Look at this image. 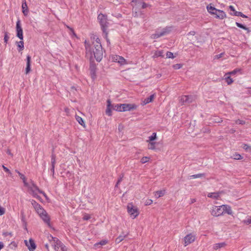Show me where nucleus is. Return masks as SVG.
Returning <instances> with one entry per match:
<instances>
[{
    "instance_id": "nucleus-48",
    "label": "nucleus",
    "mask_w": 251,
    "mask_h": 251,
    "mask_svg": "<svg viewBox=\"0 0 251 251\" xmlns=\"http://www.w3.org/2000/svg\"><path fill=\"white\" fill-rule=\"evenodd\" d=\"M2 168L3 169V170L7 173H8V174H11V172L10 171V170L7 168H6V167H5L4 165H2Z\"/></svg>"
},
{
    "instance_id": "nucleus-27",
    "label": "nucleus",
    "mask_w": 251,
    "mask_h": 251,
    "mask_svg": "<svg viewBox=\"0 0 251 251\" xmlns=\"http://www.w3.org/2000/svg\"><path fill=\"white\" fill-rule=\"evenodd\" d=\"M148 143V148L151 150H154L155 148L156 143L154 142H147Z\"/></svg>"
},
{
    "instance_id": "nucleus-19",
    "label": "nucleus",
    "mask_w": 251,
    "mask_h": 251,
    "mask_svg": "<svg viewBox=\"0 0 251 251\" xmlns=\"http://www.w3.org/2000/svg\"><path fill=\"white\" fill-rule=\"evenodd\" d=\"M221 193L220 192L209 193L207 197L214 200H219L220 199Z\"/></svg>"
},
{
    "instance_id": "nucleus-8",
    "label": "nucleus",
    "mask_w": 251,
    "mask_h": 251,
    "mask_svg": "<svg viewBox=\"0 0 251 251\" xmlns=\"http://www.w3.org/2000/svg\"><path fill=\"white\" fill-rule=\"evenodd\" d=\"M127 212L132 219L136 218L139 215L138 208L134 206L132 202L128 203L126 206Z\"/></svg>"
},
{
    "instance_id": "nucleus-36",
    "label": "nucleus",
    "mask_w": 251,
    "mask_h": 251,
    "mask_svg": "<svg viewBox=\"0 0 251 251\" xmlns=\"http://www.w3.org/2000/svg\"><path fill=\"white\" fill-rule=\"evenodd\" d=\"M124 239V237L123 236H119L116 239V242L117 243H119L121 241H122Z\"/></svg>"
},
{
    "instance_id": "nucleus-4",
    "label": "nucleus",
    "mask_w": 251,
    "mask_h": 251,
    "mask_svg": "<svg viewBox=\"0 0 251 251\" xmlns=\"http://www.w3.org/2000/svg\"><path fill=\"white\" fill-rule=\"evenodd\" d=\"M32 204L39 216L49 226H50V218L47 212L43 208L35 201H33Z\"/></svg>"
},
{
    "instance_id": "nucleus-49",
    "label": "nucleus",
    "mask_w": 251,
    "mask_h": 251,
    "mask_svg": "<svg viewBox=\"0 0 251 251\" xmlns=\"http://www.w3.org/2000/svg\"><path fill=\"white\" fill-rule=\"evenodd\" d=\"M229 8L230 9V10L232 11H233L234 12V13L235 12V11H236L234 7L232 5H230L229 6Z\"/></svg>"
},
{
    "instance_id": "nucleus-31",
    "label": "nucleus",
    "mask_w": 251,
    "mask_h": 251,
    "mask_svg": "<svg viewBox=\"0 0 251 251\" xmlns=\"http://www.w3.org/2000/svg\"><path fill=\"white\" fill-rule=\"evenodd\" d=\"M234 15L236 16H240L243 18H247V16H246L241 12L235 11V12L234 13Z\"/></svg>"
},
{
    "instance_id": "nucleus-42",
    "label": "nucleus",
    "mask_w": 251,
    "mask_h": 251,
    "mask_svg": "<svg viewBox=\"0 0 251 251\" xmlns=\"http://www.w3.org/2000/svg\"><path fill=\"white\" fill-rule=\"evenodd\" d=\"M66 26H67V27L68 29H69L70 30V31H71L72 35H73V36H75V37H76V34L75 33V31H74V29H73L72 28H71V27H69V26H68V25H67Z\"/></svg>"
},
{
    "instance_id": "nucleus-39",
    "label": "nucleus",
    "mask_w": 251,
    "mask_h": 251,
    "mask_svg": "<svg viewBox=\"0 0 251 251\" xmlns=\"http://www.w3.org/2000/svg\"><path fill=\"white\" fill-rule=\"evenodd\" d=\"M152 200H151V199H147L145 201V205H150L152 203Z\"/></svg>"
},
{
    "instance_id": "nucleus-38",
    "label": "nucleus",
    "mask_w": 251,
    "mask_h": 251,
    "mask_svg": "<svg viewBox=\"0 0 251 251\" xmlns=\"http://www.w3.org/2000/svg\"><path fill=\"white\" fill-rule=\"evenodd\" d=\"M182 65L180 64H176L173 65V67L174 69L177 70L182 67Z\"/></svg>"
},
{
    "instance_id": "nucleus-47",
    "label": "nucleus",
    "mask_w": 251,
    "mask_h": 251,
    "mask_svg": "<svg viewBox=\"0 0 251 251\" xmlns=\"http://www.w3.org/2000/svg\"><path fill=\"white\" fill-rule=\"evenodd\" d=\"M5 213V209L3 207H0V216L3 215Z\"/></svg>"
},
{
    "instance_id": "nucleus-15",
    "label": "nucleus",
    "mask_w": 251,
    "mask_h": 251,
    "mask_svg": "<svg viewBox=\"0 0 251 251\" xmlns=\"http://www.w3.org/2000/svg\"><path fill=\"white\" fill-rule=\"evenodd\" d=\"M112 106L110 100H107V106L105 110V113L108 116L112 115Z\"/></svg>"
},
{
    "instance_id": "nucleus-41",
    "label": "nucleus",
    "mask_w": 251,
    "mask_h": 251,
    "mask_svg": "<svg viewBox=\"0 0 251 251\" xmlns=\"http://www.w3.org/2000/svg\"><path fill=\"white\" fill-rule=\"evenodd\" d=\"M245 224L247 225H249L251 224V216L248 218L247 220H244L243 222Z\"/></svg>"
},
{
    "instance_id": "nucleus-26",
    "label": "nucleus",
    "mask_w": 251,
    "mask_h": 251,
    "mask_svg": "<svg viewBox=\"0 0 251 251\" xmlns=\"http://www.w3.org/2000/svg\"><path fill=\"white\" fill-rule=\"evenodd\" d=\"M156 133L154 132L151 136L149 137V139L147 140V142H153V141L156 139Z\"/></svg>"
},
{
    "instance_id": "nucleus-5",
    "label": "nucleus",
    "mask_w": 251,
    "mask_h": 251,
    "mask_svg": "<svg viewBox=\"0 0 251 251\" xmlns=\"http://www.w3.org/2000/svg\"><path fill=\"white\" fill-rule=\"evenodd\" d=\"M16 36L21 40L19 42H17L16 44L19 48V51H22L24 49V43L23 41L24 36L23 28L21 26V22L19 20L16 22Z\"/></svg>"
},
{
    "instance_id": "nucleus-10",
    "label": "nucleus",
    "mask_w": 251,
    "mask_h": 251,
    "mask_svg": "<svg viewBox=\"0 0 251 251\" xmlns=\"http://www.w3.org/2000/svg\"><path fill=\"white\" fill-rule=\"evenodd\" d=\"M171 31V27H166L163 29H162L160 31H157L154 34H152L151 35V38L152 39H157L161 36L166 35L169 33Z\"/></svg>"
},
{
    "instance_id": "nucleus-29",
    "label": "nucleus",
    "mask_w": 251,
    "mask_h": 251,
    "mask_svg": "<svg viewBox=\"0 0 251 251\" xmlns=\"http://www.w3.org/2000/svg\"><path fill=\"white\" fill-rule=\"evenodd\" d=\"M242 148L244 149L246 151L248 152H251V146L248 145V144H244L242 145Z\"/></svg>"
},
{
    "instance_id": "nucleus-12",
    "label": "nucleus",
    "mask_w": 251,
    "mask_h": 251,
    "mask_svg": "<svg viewBox=\"0 0 251 251\" xmlns=\"http://www.w3.org/2000/svg\"><path fill=\"white\" fill-rule=\"evenodd\" d=\"M111 59L113 62H117L121 65L127 64L126 60L122 56L113 55L111 56Z\"/></svg>"
},
{
    "instance_id": "nucleus-43",
    "label": "nucleus",
    "mask_w": 251,
    "mask_h": 251,
    "mask_svg": "<svg viewBox=\"0 0 251 251\" xmlns=\"http://www.w3.org/2000/svg\"><path fill=\"white\" fill-rule=\"evenodd\" d=\"M224 54V53H221L220 54H217V55H216L215 56H214V59H219L220 58H221L223 56Z\"/></svg>"
},
{
    "instance_id": "nucleus-7",
    "label": "nucleus",
    "mask_w": 251,
    "mask_h": 251,
    "mask_svg": "<svg viewBox=\"0 0 251 251\" xmlns=\"http://www.w3.org/2000/svg\"><path fill=\"white\" fill-rule=\"evenodd\" d=\"M206 9L209 13L215 15L217 19L223 20L226 17V15L224 11L216 9L210 5H207Z\"/></svg>"
},
{
    "instance_id": "nucleus-51",
    "label": "nucleus",
    "mask_w": 251,
    "mask_h": 251,
    "mask_svg": "<svg viewBox=\"0 0 251 251\" xmlns=\"http://www.w3.org/2000/svg\"><path fill=\"white\" fill-rule=\"evenodd\" d=\"M189 34H190L191 35H194L195 34V32L194 31H190Z\"/></svg>"
},
{
    "instance_id": "nucleus-44",
    "label": "nucleus",
    "mask_w": 251,
    "mask_h": 251,
    "mask_svg": "<svg viewBox=\"0 0 251 251\" xmlns=\"http://www.w3.org/2000/svg\"><path fill=\"white\" fill-rule=\"evenodd\" d=\"M149 161V158H142L141 160V162L142 163H145Z\"/></svg>"
},
{
    "instance_id": "nucleus-6",
    "label": "nucleus",
    "mask_w": 251,
    "mask_h": 251,
    "mask_svg": "<svg viewBox=\"0 0 251 251\" xmlns=\"http://www.w3.org/2000/svg\"><path fill=\"white\" fill-rule=\"evenodd\" d=\"M48 239L55 251H67L66 247L58 238L49 235L48 236Z\"/></svg>"
},
{
    "instance_id": "nucleus-53",
    "label": "nucleus",
    "mask_w": 251,
    "mask_h": 251,
    "mask_svg": "<svg viewBox=\"0 0 251 251\" xmlns=\"http://www.w3.org/2000/svg\"><path fill=\"white\" fill-rule=\"evenodd\" d=\"M196 199H191V203H193L196 202Z\"/></svg>"
},
{
    "instance_id": "nucleus-13",
    "label": "nucleus",
    "mask_w": 251,
    "mask_h": 251,
    "mask_svg": "<svg viewBox=\"0 0 251 251\" xmlns=\"http://www.w3.org/2000/svg\"><path fill=\"white\" fill-rule=\"evenodd\" d=\"M137 108V105L134 103L122 104V112L131 111L132 110L136 109Z\"/></svg>"
},
{
    "instance_id": "nucleus-35",
    "label": "nucleus",
    "mask_w": 251,
    "mask_h": 251,
    "mask_svg": "<svg viewBox=\"0 0 251 251\" xmlns=\"http://www.w3.org/2000/svg\"><path fill=\"white\" fill-rule=\"evenodd\" d=\"M9 39V37L8 35V33L7 32H5L4 36V42L5 43V44L7 43Z\"/></svg>"
},
{
    "instance_id": "nucleus-14",
    "label": "nucleus",
    "mask_w": 251,
    "mask_h": 251,
    "mask_svg": "<svg viewBox=\"0 0 251 251\" xmlns=\"http://www.w3.org/2000/svg\"><path fill=\"white\" fill-rule=\"evenodd\" d=\"M25 243L29 251H34L36 248V246L34 240L31 238L29 239L28 242L27 240H25Z\"/></svg>"
},
{
    "instance_id": "nucleus-59",
    "label": "nucleus",
    "mask_w": 251,
    "mask_h": 251,
    "mask_svg": "<svg viewBox=\"0 0 251 251\" xmlns=\"http://www.w3.org/2000/svg\"><path fill=\"white\" fill-rule=\"evenodd\" d=\"M54 162V160H53V161H52V163H53Z\"/></svg>"
},
{
    "instance_id": "nucleus-40",
    "label": "nucleus",
    "mask_w": 251,
    "mask_h": 251,
    "mask_svg": "<svg viewBox=\"0 0 251 251\" xmlns=\"http://www.w3.org/2000/svg\"><path fill=\"white\" fill-rule=\"evenodd\" d=\"M203 176H204L203 174H197V175H195L191 176V177H193L194 178H196L202 177Z\"/></svg>"
},
{
    "instance_id": "nucleus-24",
    "label": "nucleus",
    "mask_w": 251,
    "mask_h": 251,
    "mask_svg": "<svg viewBox=\"0 0 251 251\" xmlns=\"http://www.w3.org/2000/svg\"><path fill=\"white\" fill-rule=\"evenodd\" d=\"M163 50H156L154 52L153 57L155 58L160 56H163Z\"/></svg>"
},
{
    "instance_id": "nucleus-52",
    "label": "nucleus",
    "mask_w": 251,
    "mask_h": 251,
    "mask_svg": "<svg viewBox=\"0 0 251 251\" xmlns=\"http://www.w3.org/2000/svg\"><path fill=\"white\" fill-rule=\"evenodd\" d=\"M3 248V244L0 242V250H1Z\"/></svg>"
},
{
    "instance_id": "nucleus-23",
    "label": "nucleus",
    "mask_w": 251,
    "mask_h": 251,
    "mask_svg": "<svg viewBox=\"0 0 251 251\" xmlns=\"http://www.w3.org/2000/svg\"><path fill=\"white\" fill-rule=\"evenodd\" d=\"M75 119L77 121V122L83 127H86V125L85 124V122L81 117H79V116L76 115Z\"/></svg>"
},
{
    "instance_id": "nucleus-11",
    "label": "nucleus",
    "mask_w": 251,
    "mask_h": 251,
    "mask_svg": "<svg viewBox=\"0 0 251 251\" xmlns=\"http://www.w3.org/2000/svg\"><path fill=\"white\" fill-rule=\"evenodd\" d=\"M98 19L101 25L103 32H106L107 27V22L106 16L102 14H100L98 16Z\"/></svg>"
},
{
    "instance_id": "nucleus-2",
    "label": "nucleus",
    "mask_w": 251,
    "mask_h": 251,
    "mask_svg": "<svg viewBox=\"0 0 251 251\" xmlns=\"http://www.w3.org/2000/svg\"><path fill=\"white\" fill-rule=\"evenodd\" d=\"M210 213L213 216L219 217L225 214L232 215L233 211L230 206L227 204H223L220 206L214 205L212 206Z\"/></svg>"
},
{
    "instance_id": "nucleus-30",
    "label": "nucleus",
    "mask_w": 251,
    "mask_h": 251,
    "mask_svg": "<svg viewBox=\"0 0 251 251\" xmlns=\"http://www.w3.org/2000/svg\"><path fill=\"white\" fill-rule=\"evenodd\" d=\"M235 24L238 27H240L244 30H247L248 32H250L249 29L248 27L244 26V25H243L239 23H237V22H236Z\"/></svg>"
},
{
    "instance_id": "nucleus-55",
    "label": "nucleus",
    "mask_w": 251,
    "mask_h": 251,
    "mask_svg": "<svg viewBox=\"0 0 251 251\" xmlns=\"http://www.w3.org/2000/svg\"><path fill=\"white\" fill-rule=\"evenodd\" d=\"M45 247L48 251L49 250V246L48 244L45 245Z\"/></svg>"
},
{
    "instance_id": "nucleus-22",
    "label": "nucleus",
    "mask_w": 251,
    "mask_h": 251,
    "mask_svg": "<svg viewBox=\"0 0 251 251\" xmlns=\"http://www.w3.org/2000/svg\"><path fill=\"white\" fill-rule=\"evenodd\" d=\"M226 246V244L225 242L216 243L213 245V249L215 250H217L219 249L224 248Z\"/></svg>"
},
{
    "instance_id": "nucleus-50",
    "label": "nucleus",
    "mask_w": 251,
    "mask_h": 251,
    "mask_svg": "<svg viewBox=\"0 0 251 251\" xmlns=\"http://www.w3.org/2000/svg\"><path fill=\"white\" fill-rule=\"evenodd\" d=\"M143 8H145L147 7V4L145 2H143L142 6Z\"/></svg>"
},
{
    "instance_id": "nucleus-33",
    "label": "nucleus",
    "mask_w": 251,
    "mask_h": 251,
    "mask_svg": "<svg viewBox=\"0 0 251 251\" xmlns=\"http://www.w3.org/2000/svg\"><path fill=\"white\" fill-rule=\"evenodd\" d=\"M91 77L93 80L96 77V71L94 69L91 70Z\"/></svg>"
},
{
    "instance_id": "nucleus-20",
    "label": "nucleus",
    "mask_w": 251,
    "mask_h": 251,
    "mask_svg": "<svg viewBox=\"0 0 251 251\" xmlns=\"http://www.w3.org/2000/svg\"><path fill=\"white\" fill-rule=\"evenodd\" d=\"M165 193L166 190L164 189L155 192L154 193V195L156 198L158 199L159 198L163 197L165 194Z\"/></svg>"
},
{
    "instance_id": "nucleus-37",
    "label": "nucleus",
    "mask_w": 251,
    "mask_h": 251,
    "mask_svg": "<svg viewBox=\"0 0 251 251\" xmlns=\"http://www.w3.org/2000/svg\"><path fill=\"white\" fill-rule=\"evenodd\" d=\"M166 56L167 58H174L175 56L173 55V53L170 51H168L166 53Z\"/></svg>"
},
{
    "instance_id": "nucleus-3",
    "label": "nucleus",
    "mask_w": 251,
    "mask_h": 251,
    "mask_svg": "<svg viewBox=\"0 0 251 251\" xmlns=\"http://www.w3.org/2000/svg\"><path fill=\"white\" fill-rule=\"evenodd\" d=\"M21 179L23 180V183L24 184V186L26 187L28 189V192L32 196L36 198H38V196L37 195L38 193H40L43 194V195L46 197V194L42 191H40L38 187L35 185L32 181H31L30 182H27L26 181V178L25 176L23 174L20 176Z\"/></svg>"
},
{
    "instance_id": "nucleus-56",
    "label": "nucleus",
    "mask_w": 251,
    "mask_h": 251,
    "mask_svg": "<svg viewBox=\"0 0 251 251\" xmlns=\"http://www.w3.org/2000/svg\"><path fill=\"white\" fill-rule=\"evenodd\" d=\"M222 121L221 120H218V121H216V120H215V122H216V123H220V122H221Z\"/></svg>"
},
{
    "instance_id": "nucleus-9",
    "label": "nucleus",
    "mask_w": 251,
    "mask_h": 251,
    "mask_svg": "<svg viewBox=\"0 0 251 251\" xmlns=\"http://www.w3.org/2000/svg\"><path fill=\"white\" fill-rule=\"evenodd\" d=\"M196 239V235L194 233H190L184 237L182 240L183 242V245L186 247L188 245L193 243Z\"/></svg>"
},
{
    "instance_id": "nucleus-25",
    "label": "nucleus",
    "mask_w": 251,
    "mask_h": 251,
    "mask_svg": "<svg viewBox=\"0 0 251 251\" xmlns=\"http://www.w3.org/2000/svg\"><path fill=\"white\" fill-rule=\"evenodd\" d=\"M225 79L226 83L228 85H230L233 82V79L230 77L229 75H226V76L225 75Z\"/></svg>"
},
{
    "instance_id": "nucleus-1",
    "label": "nucleus",
    "mask_w": 251,
    "mask_h": 251,
    "mask_svg": "<svg viewBox=\"0 0 251 251\" xmlns=\"http://www.w3.org/2000/svg\"><path fill=\"white\" fill-rule=\"evenodd\" d=\"M86 56L92 61L95 59L97 61L101 60L103 50L100 40L97 35H92L90 40L84 42Z\"/></svg>"
},
{
    "instance_id": "nucleus-17",
    "label": "nucleus",
    "mask_w": 251,
    "mask_h": 251,
    "mask_svg": "<svg viewBox=\"0 0 251 251\" xmlns=\"http://www.w3.org/2000/svg\"><path fill=\"white\" fill-rule=\"evenodd\" d=\"M22 12L23 13L24 15L25 16H27L28 13V9L25 0H24L22 1Z\"/></svg>"
},
{
    "instance_id": "nucleus-34",
    "label": "nucleus",
    "mask_w": 251,
    "mask_h": 251,
    "mask_svg": "<svg viewBox=\"0 0 251 251\" xmlns=\"http://www.w3.org/2000/svg\"><path fill=\"white\" fill-rule=\"evenodd\" d=\"M235 123L236 124H239V125H245L246 124V122L244 120L237 119L235 121Z\"/></svg>"
},
{
    "instance_id": "nucleus-57",
    "label": "nucleus",
    "mask_w": 251,
    "mask_h": 251,
    "mask_svg": "<svg viewBox=\"0 0 251 251\" xmlns=\"http://www.w3.org/2000/svg\"><path fill=\"white\" fill-rule=\"evenodd\" d=\"M235 159H240L241 158H239V157H238V158H235Z\"/></svg>"
},
{
    "instance_id": "nucleus-18",
    "label": "nucleus",
    "mask_w": 251,
    "mask_h": 251,
    "mask_svg": "<svg viewBox=\"0 0 251 251\" xmlns=\"http://www.w3.org/2000/svg\"><path fill=\"white\" fill-rule=\"evenodd\" d=\"M31 57L29 55L26 56V66L25 68V74H28L31 71L30 69Z\"/></svg>"
},
{
    "instance_id": "nucleus-32",
    "label": "nucleus",
    "mask_w": 251,
    "mask_h": 251,
    "mask_svg": "<svg viewBox=\"0 0 251 251\" xmlns=\"http://www.w3.org/2000/svg\"><path fill=\"white\" fill-rule=\"evenodd\" d=\"M108 243V241L107 240H102L101 241H100V242L99 243H97L95 244V246H97L99 245H106L107 243Z\"/></svg>"
},
{
    "instance_id": "nucleus-21",
    "label": "nucleus",
    "mask_w": 251,
    "mask_h": 251,
    "mask_svg": "<svg viewBox=\"0 0 251 251\" xmlns=\"http://www.w3.org/2000/svg\"><path fill=\"white\" fill-rule=\"evenodd\" d=\"M112 109L118 112H122V104H112Z\"/></svg>"
},
{
    "instance_id": "nucleus-58",
    "label": "nucleus",
    "mask_w": 251,
    "mask_h": 251,
    "mask_svg": "<svg viewBox=\"0 0 251 251\" xmlns=\"http://www.w3.org/2000/svg\"><path fill=\"white\" fill-rule=\"evenodd\" d=\"M120 180H118V182H117V184L120 182Z\"/></svg>"
},
{
    "instance_id": "nucleus-16",
    "label": "nucleus",
    "mask_w": 251,
    "mask_h": 251,
    "mask_svg": "<svg viewBox=\"0 0 251 251\" xmlns=\"http://www.w3.org/2000/svg\"><path fill=\"white\" fill-rule=\"evenodd\" d=\"M155 97V94H153L151 95L149 98H146L141 101V105H145L147 104L152 102Z\"/></svg>"
},
{
    "instance_id": "nucleus-54",
    "label": "nucleus",
    "mask_w": 251,
    "mask_h": 251,
    "mask_svg": "<svg viewBox=\"0 0 251 251\" xmlns=\"http://www.w3.org/2000/svg\"><path fill=\"white\" fill-rule=\"evenodd\" d=\"M16 172L18 174L19 176L20 177L21 176V175H22L23 174H21L20 172H19L17 170H16Z\"/></svg>"
},
{
    "instance_id": "nucleus-46",
    "label": "nucleus",
    "mask_w": 251,
    "mask_h": 251,
    "mask_svg": "<svg viewBox=\"0 0 251 251\" xmlns=\"http://www.w3.org/2000/svg\"><path fill=\"white\" fill-rule=\"evenodd\" d=\"M188 100V96H183L181 97V100L183 101H187Z\"/></svg>"
},
{
    "instance_id": "nucleus-45",
    "label": "nucleus",
    "mask_w": 251,
    "mask_h": 251,
    "mask_svg": "<svg viewBox=\"0 0 251 251\" xmlns=\"http://www.w3.org/2000/svg\"><path fill=\"white\" fill-rule=\"evenodd\" d=\"M91 218V216L89 214H85L84 216H83V219L84 220H88L89 219H90Z\"/></svg>"
},
{
    "instance_id": "nucleus-28",
    "label": "nucleus",
    "mask_w": 251,
    "mask_h": 251,
    "mask_svg": "<svg viewBox=\"0 0 251 251\" xmlns=\"http://www.w3.org/2000/svg\"><path fill=\"white\" fill-rule=\"evenodd\" d=\"M241 71V69H236L235 70H234L233 71H231V72H228L227 73H226L225 74V76L226 75H235L237 72H239Z\"/></svg>"
}]
</instances>
